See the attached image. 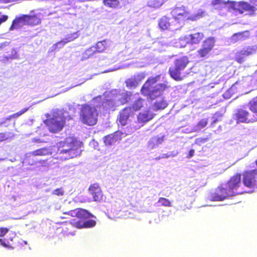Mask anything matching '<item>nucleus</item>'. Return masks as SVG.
Instances as JSON below:
<instances>
[{
    "label": "nucleus",
    "instance_id": "10",
    "mask_svg": "<svg viewBox=\"0 0 257 257\" xmlns=\"http://www.w3.org/2000/svg\"><path fill=\"white\" fill-rule=\"evenodd\" d=\"M215 40L213 37L206 38L202 42L201 47L197 51L200 58H207L215 46Z\"/></svg>",
    "mask_w": 257,
    "mask_h": 257
},
{
    "label": "nucleus",
    "instance_id": "48",
    "mask_svg": "<svg viewBox=\"0 0 257 257\" xmlns=\"http://www.w3.org/2000/svg\"><path fill=\"white\" fill-rule=\"evenodd\" d=\"M218 121L217 118H215L211 122V125H213L215 123Z\"/></svg>",
    "mask_w": 257,
    "mask_h": 257
},
{
    "label": "nucleus",
    "instance_id": "15",
    "mask_svg": "<svg viewBox=\"0 0 257 257\" xmlns=\"http://www.w3.org/2000/svg\"><path fill=\"white\" fill-rule=\"evenodd\" d=\"M241 174L236 173L230 178L226 184V186L233 194V196L236 194L234 190H236L241 185Z\"/></svg>",
    "mask_w": 257,
    "mask_h": 257
},
{
    "label": "nucleus",
    "instance_id": "41",
    "mask_svg": "<svg viewBox=\"0 0 257 257\" xmlns=\"http://www.w3.org/2000/svg\"><path fill=\"white\" fill-rule=\"evenodd\" d=\"M52 194L56 196H63L64 193V191L62 188H57L53 191Z\"/></svg>",
    "mask_w": 257,
    "mask_h": 257
},
{
    "label": "nucleus",
    "instance_id": "8",
    "mask_svg": "<svg viewBox=\"0 0 257 257\" xmlns=\"http://www.w3.org/2000/svg\"><path fill=\"white\" fill-rule=\"evenodd\" d=\"M232 118L237 124L252 123L257 121V117H252L249 111L244 107L237 109L232 115Z\"/></svg>",
    "mask_w": 257,
    "mask_h": 257
},
{
    "label": "nucleus",
    "instance_id": "51",
    "mask_svg": "<svg viewBox=\"0 0 257 257\" xmlns=\"http://www.w3.org/2000/svg\"><path fill=\"white\" fill-rule=\"evenodd\" d=\"M255 164H256V166H257V160H256L255 161Z\"/></svg>",
    "mask_w": 257,
    "mask_h": 257
},
{
    "label": "nucleus",
    "instance_id": "4",
    "mask_svg": "<svg viewBox=\"0 0 257 257\" xmlns=\"http://www.w3.org/2000/svg\"><path fill=\"white\" fill-rule=\"evenodd\" d=\"M190 61L187 56H183L175 59L173 65L168 70L170 76L174 80L180 81L183 79L181 75L183 72L188 66Z\"/></svg>",
    "mask_w": 257,
    "mask_h": 257
},
{
    "label": "nucleus",
    "instance_id": "11",
    "mask_svg": "<svg viewBox=\"0 0 257 257\" xmlns=\"http://www.w3.org/2000/svg\"><path fill=\"white\" fill-rule=\"evenodd\" d=\"M242 182L248 188H257V169L248 170L242 174Z\"/></svg>",
    "mask_w": 257,
    "mask_h": 257
},
{
    "label": "nucleus",
    "instance_id": "43",
    "mask_svg": "<svg viewBox=\"0 0 257 257\" xmlns=\"http://www.w3.org/2000/svg\"><path fill=\"white\" fill-rule=\"evenodd\" d=\"M9 231L7 227H0V237L4 236Z\"/></svg>",
    "mask_w": 257,
    "mask_h": 257
},
{
    "label": "nucleus",
    "instance_id": "6",
    "mask_svg": "<svg viewBox=\"0 0 257 257\" xmlns=\"http://www.w3.org/2000/svg\"><path fill=\"white\" fill-rule=\"evenodd\" d=\"M44 122L50 132L56 134L63 128L65 124V117L58 114L55 110L52 112V116L46 119Z\"/></svg>",
    "mask_w": 257,
    "mask_h": 257
},
{
    "label": "nucleus",
    "instance_id": "29",
    "mask_svg": "<svg viewBox=\"0 0 257 257\" xmlns=\"http://www.w3.org/2000/svg\"><path fill=\"white\" fill-rule=\"evenodd\" d=\"M108 46L107 42L105 40L99 41L96 43L95 46H93L97 53L103 52Z\"/></svg>",
    "mask_w": 257,
    "mask_h": 257
},
{
    "label": "nucleus",
    "instance_id": "27",
    "mask_svg": "<svg viewBox=\"0 0 257 257\" xmlns=\"http://www.w3.org/2000/svg\"><path fill=\"white\" fill-rule=\"evenodd\" d=\"M26 19V25L29 26H36L41 23V20L36 15H25Z\"/></svg>",
    "mask_w": 257,
    "mask_h": 257
},
{
    "label": "nucleus",
    "instance_id": "46",
    "mask_svg": "<svg viewBox=\"0 0 257 257\" xmlns=\"http://www.w3.org/2000/svg\"><path fill=\"white\" fill-rule=\"evenodd\" d=\"M194 150L193 149H191L189 151L188 156H187V158H191L194 156Z\"/></svg>",
    "mask_w": 257,
    "mask_h": 257
},
{
    "label": "nucleus",
    "instance_id": "32",
    "mask_svg": "<svg viewBox=\"0 0 257 257\" xmlns=\"http://www.w3.org/2000/svg\"><path fill=\"white\" fill-rule=\"evenodd\" d=\"M102 3L105 7L111 9H117L120 6L118 0H102Z\"/></svg>",
    "mask_w": 257,
    "mask_h": 257
},
{
    "label": "nucleus",
    "instance_id": "13",
    "mask_svg": "<svg viewBox=\"0 0 257 257\" xmlns=\"http://www.w3.org/2000/svg\"><path fill=\"white\" fill-rule=\"evenodd\" d=\"M204 37L202 32H195L184 36L180 39V41H184L185 43V46L198 45L203 40Z\"/></svg>",
    "mask_w": 257,
    "mask_h": 257
},
{
    "label": "nucleus",
    "instance_id": "45",
    "mask_svg": "<svg viewBox=\"0 0 257 257\" xmlns=\"http://www.w3.org/2000/svg\"><path fill=\"white\" fill-rule=\"evenodd\" d=\"M7 138L6 134L5 133H0V142L6 140Z\"/></svg>",
    "mask_w": 257,
    "mask_h": 257
},
{
    "label": "nucleus",
    "instance_id": "49",
    "mask_svg": "<svg viewBox=\"0 0 257 257\" xmlns=\"http://www.w3.org/2000/svg\"><path fill=\"white\" fill-rule=\"evenodd\" d=\"M60 219H66V218H68V217H66V216H60L59 217Z\"/></svg>",
    "mask_w": 257,
    "mask_h": 257
},
{
    "label": "nucleus",
    "instance_id": "30",
    "mask_svg": "<svg viewBox=\"0 0 257 257\" xmlns=\"http://www.w3.org/2000/svg\"><path fill=\"white\" fill-rule=\"evenodd\" d=\"M29 109V107L23 108L20 111L15 113L12 115H9V116L6 117L4 119L3 121L0 122V125L4 124L6 123V122L8 120H10L13 118H16L26 112Z\"/></svg>",
    "mask_w": 257,
    "mask_h": 257
},
{
    "label": "nucleus",
    "instance_id": "37",
    "mask_svg": "<svg viewBox=\"0 0 257 257\" xmlns=\"http://www.w3.org/2000/svg\"><path fill=\"white\" fill-rule=\"evenodd\" d=\"M249 109L254 113H257V97L248 102Z\"/></svg>",
    "mask_w": 257,
    "mask_h": 257
},
{
    "label": "nucleus",
    "instance_id": "31",
    "mask_svg": "<svg viewBox=\"0 0 257 257\" xmlns=\"http://www.w3.org/2000/svg\"><path fill=\"white\" fill-rule=\"evenodd\" d=\"M168 102L163 97L159 101H156L154 103V109L155 110H159L164 109L168 106Z\"/></svg>",
    "mask_w": 257,
    "mask_h": 257
},
{
    "label": "nucleus",
    "instance_id": "18",
    "mask_svg": "<svg viewBox=\"0 0 257 257\" xmlns=\"http://www.w3.org/2000/svg\"><path fill=\"white\" fill-rule=\"evenodd\" d=\"M122 133L119 131H116L112 134L105 136L103 142L106 146H109L121 139Z\"/></svg>",
    "mask_w": 257,
    "mask_h": 257
},
{
    "label": "nucleus",
    "instance_id": "40",
    "mask_svg": "<svg viewBox=\"0 0 257 257\" xmlns=\"http://www.w3.org/2000/svg\"><path fill=\"white\" fill-rule=\"evenodd\" d=\"M104 103L105 106H107L109 108L113 107L115 105V100L113 99H105Z\"/></svg>",
    "mask_w": 257,
    "mask_h": 257
},
{
    "label": "nucleus",
    "instance_id": "47",
    "mask_svg": "<svg viewBox=\"0 0 257 257\" xmlns=\"http://www.w3.org/2000/svg\"><path fill=\"white\" fill-rule=\"evenodd\" d=\"M47 160H40L39 161V163L41 164H46V162H47Z\"/></svg>",
    "mask_w": 257,
    "mask_h": 257
},
{
    "label": "nucleus",
    "instance_id": "50",
    "mask_svg": "<svg viewBox=\"0 0 257 257\" xmlns=\"http://www.w3.org/2000/svg\"><path fill=\"white\" fill-rule=\"evenodd\" d=\"M251 3L255 4L257 2V0H249Z\"/></svg>",
    "mask_w": 257,
    "mask_h": 257
},
{
    "label": "nucleus",
    "instance_id": "33",
    "mask_svg": "<svg viewBox=\"0 0 257 257\" xmlns=\"http://www.w3.org/2000/svg\"><path fill=\"white\" fill-rule=\"evenodd\" d=\"M126 86L130 89L136 88L138 84L139 81L135 77H131L127 79L125 81Z\"/></svg>",
    "mask_w": 257,
    "mask_h": 257
},
{
    "label": "nucleus",
    "instance_id": "20",
    "mask_svg": "<svg viewBox=\"0 0 257 257\" xmlns=\"http://www.w3.org/2000/svg\"><path fill=\"white\" fill-rule=\"evenodd\" d=\"M13 236L10 237L7 240L0 238V244L3 246L9 249H14L17 244L16 241L18 239L15 233H13Z\"/></svg>",
    "mask_w": 257,
    "mask_h": 257
},
{
    "label": "nucleus",
    "instance_id": "9",
    "mask_svg": "<svg viewBox=\"0 0 257 257\" xmlns=\"http://www.w3.org/2000/svg\"><path fill=\"white\" fill-rule=\"evenodd\" d=\"M158 26L159 29L162 31H173L180 29L173 18L167 15L163 16L158 20Z\"/></svg>",
    "mask_w": 257,
    "mask_h": 257
},
{
    "label": "nucleus",
    "instance_id": "7",
    "mask_svg": "<svg viewBox=\"0 0 257 257\" xmlns=\"http://www.w3.org/2000/svg\"><path fill=\"white\" fill-rule=\"evenodd\" d=\"M171 14L177 26L180 29L182 23L185 21L192 20L189 16V12L184 6L176 7L171 11Z\"/></svg>",
    "mask_w": 257,
    "mask_h": 257
},
{
    "label": "nucleus",
    "instance_id": "17",
    "mask_svg": "<svg viewBox=\"0 0 257 257\" xmlns=\"http://www.w3.org/2000/svg\"><path fill=\"white\" fill-rule=\"evenodd\" d=\"M134 115V111L131 109L130 106H126L120 111L117 117L119 123L122 125H125L130 117Z\"/></svg>",
    "mask_w": 257,
    "mask_h": 257
},
{
    "label": "nucleus",
    "instance_id": "25",
    "mask_svg": "<svg viewBox=\"0 0 257 257\" xmlns=\"http://www.w3.org/2000/svg\"><path fill=\"white\" fill-rule=\"evenodd\" d=\"M146 105V101L145 99L140 97L133 102L130 107L133 111H137L144 107Z\"/></svg>",
    "mask_w": 257,
    "mask_h": 257
},
{
    "label": "nucleus",
    "instance_id": "34",
    "mask_svg": "<svg viewBox=\"0 0 257 257\" xmlns=\"http://www.w3.org/2000/svg\"><path fill=\"white\" fill-rule=\"evenodd\" d=\"M95 48H94L93 46H92L86 49L82 54V58L83 59H87L96 54L97 53L95 51Z\"/></svg>",
    "mask_w": 257,
    "mask_h": 257
},
{
    "label": "nucleus",
    "instance_id": "23",
    "mask_svg": "<svg viewBox=\"0 0 257 257\" xmlns=\"http://www.w3.org/2000/svg\"><path fill=\"white\" fill-rule=\"evenodd\" d=\"M154 116V114L150 110H146L139 113L137 119L139 122L144 123L151 120Z\"/></svg>",
    "mask_w": 257,
    "mask_h": 257
},
{
    "label": "nucleus",
    "instance_id": "38",
    "mask_svg": "<svg viewBox=\"0 0 257 257\" xmlns=\"http://www.w3.org/2000/svg\"><path fill=\"white\" fill-rule=\"evenodd\" d=\"M158 203L161 206L170 207L171 206V203L170 200L165 197H160L158 200Z\"/></svg>",
    "mask_w": 257,
    "mask_h": 257
},
{
    "label": "nucleus",
    "instance_id": "16",
    "mask_svg": "<svg viewBox=\"0 0 257 257\" xmlns=\"http://www.w3.org/2000/svg\"><path fill=\"white\" fill-rule=\"evenodd\" d=\"M255 49L253 47L248 46L236 52L235 60L238 63L241 64L245 61V58L255 53Z\"/></svg>",
    "mask_w": 257,
    "mask_h": 257
},
{
    "label": "nucleus",
    "instance_id": "36",
    "mask_svg": "<svg viewBox=\"0 0 257 257\" xmlns=\"http://www.w3.org/2000/svg\"><path fill=\"white\" fill-rule=\"evenodd\" d=\"M208 120L207 118H203L199 120L195 125L196 131H200L205 127L208 124Z\"/></svg>",
    "mask_w": 257,
    "mask_h": 257
},
{
    "label": "nucleus",
    "instance_id": "42",
    "mask_svg": "<svg viewBox=\"0 0 257 257\" xmlns=\"http://www.w3.org/2000/svg\"><path fill=\"white\" fill-rule=\"evenodd\" d=\"M208 140L207 138H197L195 141V143L198 145L200 146L201 145L205 143Z\"/></svg>",
    "mask_w": 257,
    "mask_h": 257
},
{
    "label": "nucleus",
    "instance_id": "24",
    "mask_svg": "<svg viewBox=\"0 0 257 257\" xmlns=\"http://www.w3.org/2000/svg\"><path fill=\"white\" fill-rule=\"evenodd\" d=\"M78 36L79 35L78 34L77 32H73L72 33L68 34L66 36V37L64 39L57 42L55 44V45H61L62 46H63L65 44L74 41L78 37Z\"/></svg>",
    "mask_w": 257,
    "mask_h": 257
},
{
    "label": "nucleus",
    "instance_id": "26",
    "mask_svg": "<svg viewBox=\"0 0 257 257\" xmlns=\"http://www.w3.org/2000/svg\"><path fill=\"white\" fill-rule=\"evenodd\" d=\"M52 153L48 147H43L35 150L30 153L31 156H46L51 155Z\"/></svg>",
    "mask_w": 257,
    "mask_h": 257
},
{
    "label": "nucleus",
    "instance_id": "14",
    "mask_svg": "<svg viewBox=\"0 0 257 257\" xmlns=\"http://www.w3.org/2000/svg\"><path fill=\"white\" fill-rule=\"evenodd\" d=\"M231 8L240 14L246 12L252 13L255 10L254 6L244 1H240L238 2L232 1Z\"/></svg>",
    "mask_w": 257,
    "mask_h": 257
},
{
    "label": "nucleus",
    "instance_id": "39",
    "mask_svg": "<svg viewBox=\"0 0 257 257\" xmlns=\"http://www.w3.org/2000/svg\"><path fill=\"white\" fill-rule=\"evenodd\" d=\"M163 4V0H153L151 2L150 6L155 8H158L160 7Z\"/></svg>",
    "mask_w": 257,
    "mask_h": 257
},
{
    "label": "nucleus",
    "instance_id": "12",
    "mask_svg": "<svg viewBox=\"0 0 257 257\" xmlns=\"http://www.w3.org/2000/svg\"><path fill=\"white\" fill-rule=\"evenodd\" d=\"M233 196V194L231 193L226 186L225 187L219 186L214 192L210 193V198L213 201H221Z\"/></svg>",
    "mask_w": 257,
    "mask_h": 257
},
{
    "label": "nucleus",
    "instance_id": "21",
    "mask_svg": "<svg viewBox=\"0 0 257 257\" xmlns=\"http://www.w3.org/2000/svg\"><path fill=\"white\" fill-rule=\"evenodd\" d=\"M25 16V15H22L19 17H16L12 23L10 30L13 31L15 29H18L24 25H26V19Z\"/></svg>",
    "mask_w": 257,
    "mask_h": 257
},
{
    "label": "nucleus",
    "instance_id": "35",
    "mask_svg": "<svg viewBox=\"0 0 257 257\" xmlns=\"http://www.w3.org/2000/svg\"><path fill=\"white\" fill-rule=\"evenodd\" d=\"M132 93L131 92H126L122 94L121 97L119 99V101L122 104L127 103L131 100Z\"/></svg>",
    "mask_w": 257,
    "mask_h": 257
},
{
    "label": "nucleus",
    "instance_id": "5",
    "mask_svg": "<svg viewBox=\"0 0 257 257\" xmlns=\"http://www.w3.org/2000/svg\"><path fill=\"white\" fill-rule=\"evenodd\" d=\"M98 112L96 109L88 104L83 105L79 113L81 122L88 126H92L97 122Z\"/></svg>",
    "mask_w": 257,
    "mask_h": 257
},
{
    "label": "nucleus",
    "instance_id": "19",
    "mask_svg": "<svg viewBox=\"0 0 257 257\" xmlns=\"http://www.w3.org/2000/svg\"><path fill=\"white\" fill-rule=\"evenodd\" d=\"M90 194L92 196L94 201H99L102 198V193L99 185L94 183L91 185L88 188Z\"/></svg>",
    "mask_w": 257,
    "mask_h": 257
},
{
    "label": "nucleus",
    "instance_id": "3",
    "mask_svg": "<svg viewBox=\"0 0 257 257\" xmlns=\"http://www.w3.org/2000/svg\"><path fill=\"white\" fill-rule=\"evenodd\" d=\"M79 154L78 142L75 138H66L58 144L57 159L65 161L76 157Z\"/></svg>",
    "mask_w": 257,
    "mask_h": 257
},
{
    "label": "nucleus",
    "instance_id": "44",
    "mask_svg": "<svg viewBox=\"0 0 257 257\" xmlns=\"http://www.w3.org/2000/svg\"><path fill=\"white\" fill-rule=\"evenodd\" d=\"M32 142L35 143H46V142L41 140L38 138H33L32 140Z\"/></svg>",
    "mask_w": 257,
    "mask_h": 257
},
{
    "label": "nucleus",
    "instance_id": "1",
    "mask_svg": "<svg viewBox=\"0 0 257 257\" xmlns=\"http://www.w3.org/2000/svg\"><path fill=\"white\" fill-rule=\"evenodd\" d=\"M63 214L67 215L74 218L69 221V223L74 227L77 229L91 228L95 226L96 222L92 219L86 220L92 217L88 210L81 208H77L69 211L63 212Z\"/></svg>",
    "mask_w": 257,
    "mask_h": 257
},
{
    "label": "nucleus",
    "instance_id": "2",
    "mask_svg": "<svg viewBox=\"0 0 257 257\" xmlns=\"http://www.w3.org/2000/svg\"><path fill=\"white\" fill-rule=\"evenodd\" d=\"M160 78V75L149 77L141 88V94L151 100L162 96L164 91L170 86L167 83L156 84Z\"/></svg>",
    "mask_w": 257,
    "mask_h": 257
},
{
    "label": "nucleus",
    "instance_id": "22",
    "mask_svg": "<svg viewBox=\"0 0 257 257\" xmlns=\"http://www.w3.org/2000/svg\"><path fill=\"white\" fill-rule=\"evenodd\" d=\"M249 38V31H245L233 34L230 37V41L235 43L238 41L245 40Z\"/></svg>",
    "mask_w": 257,
    "mask_h": 257
},
{
    "label": "nucleus",
    "instance_id": "28",
    "mask_svg": "<svg viewBox=\"0 0 257 257\" xmlns=\"http://www.w3.org/2000/svg\"><path fill=\"white\" fill-rule=\"evenodd\" d=\"M232 1L228 0L225 1L224 0H212L211 5L213 7L218 6L220 10L226 8L227 5H229L230 7L231 6Z\"/></svg>",
    "mask_w": 257,
    "mask_h": 257
}]
</instances>
